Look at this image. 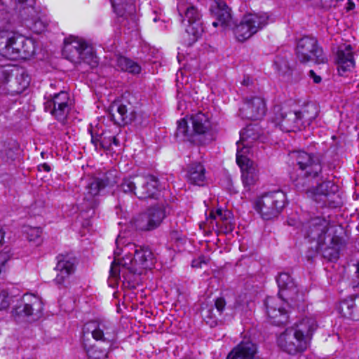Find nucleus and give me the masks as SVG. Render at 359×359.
Segmentation results:
<instances>
[{
	"label": "nucleus",
	"instance_id": "1",
	"mask_svg": "<svg viewBox=\"0 0 359 359\" xmlns=\"http://www.w3.org/2000/svg\"><path fill=\"white\" fill-rule=\"evenodd\" d=\"M295 161L301 173L294 178L291 176V180L295 189L304 193L309 198V192L313 191L314 180L322 172V161L323 154L320 152L309 153L304 151H294Z\"/></svg>",
	"mask_w": 359,
	"mask_h": 359
},
{
	"label": "nucleus",
	"instance_id": "2",
	"mask_svg": "<svg viewBox=\"0 0 359 359\" xmlns=\"http://www.w3.org/2000/svg\"><path fill=\"white\" fill-rule=\"evenodd\" d=\"M192 129L189 130L187 121L182 118L177 121L175 137L180 141H189L195 144L205 145L212 140L210 133L211 123L209 117L202 112L191 115Z\"/></svg>",
	"mask_w": 359,
	"mask_h": 359
},
{
	"label": "nucleus",
	"instance_id": "3",
	"mask_svg": "<svg viewBox=\"0 0 359 359\" xmlns=\"http://www.w3.org/2000/svg\"><path fill=\"white\" fill-rule=\"evenodd\" d=\"M121 241V238L120 236H118L116 241L117 248L114 251V259L111 264L108 284L111 287H116L118 284L119 280H121V273L123 285L129 289H135L137 285L141 282L140 276L142 273V271L130 264L127 266L119 264L121 259L118 257L121 255V252L119 251Z\"/></svg>",
	"mask_w": 359,
	"mask_h": 359
},
{
	"label": "nucleus",
	"instance_id": "4",
	"mask_svg": "<svg viewBox=\"0 0 359 359\" xmlns=\"http://www.w3.org/2000/svg\"><path fill=\"white\" fill-rule=\"evenodd\" d=\"M85 332H90L93 339L102 341L105 347L101 348L100 343L88 345L83 342L84 348L89 359H104L107 357V349L111 346L114 339L109 332L110 328L105 323L96 321L87 323L84 327Z\"/></svg>",
	"mask_w": 359,
	"mask_h": 359
},
{
	"label": "nucleus",
	"instance_id": "5",
	"mask_svg": "<svg viewBox=\"0 0 359 359\" xmlns=\"http://www.w3.org/2000/svg\"><path fill=\"white\" fill-rule=\"evenodd\" d=\"M119 251L121 253H125L124 256L120 258L119 263L123 266L130 264L143 271L144 269H151L154 265V257L148 247L128 243L123 248H119Z\"/></svg>",
	"mask_w": 359,
	"mask_h": 359
},
{
	"label": "nucleus",
	"instance_id": "6",
	"mask_svg": "<svg viewBox=\"0 0 359 359\" xmlns=\"http://www.w3.org/2000/svg\"><path fill=\"white\" fill-rule=\"evenodd\" d=\"M287 201L285 194L280 190L265 193L255 203V209L265 220L278 216L285 208Z\"/></svg>",
	"mask_w": 359,
	"mask_h": 359
},
{
	"label": "nucleus",
	"instance_id": "7",
	"mask_svg": "<svg viewBox=\"0 0 359 359\" xmlns=\"http://www.w3.org/2000/svg\"><path fill=\"white\" fill-rule=\"evenodd\" d=\"M297 57L302 63L313 61L316 64H324L327 58L322 48L318 46L316 39L304 36L300 39L297 46Z\"/></svg>",
	"mask_w": 359,
	"mask_h": 359
},
{
	"label": "nucleus",
	"instance_id": "8",
	"mask_svg": "<svg viewBox=\"0 0 359 359\" xmlns=\"http://www.w3.org/2000/svg\"><path fill=\"white\" fill-rule=\"evenodd\" d=\"M269 17L265 14H248L245 15L238 25H234L230 28L233 29L236 39L240 41H244L257 33L268 22Z\"/></svg>",
	"mask_w": 359,
	"mask_h": 359
},
{
	"label": "nucleus",
	"instance_id": "9",
	"mask_svg": "<svg viewBox=\"0 0 359 359\" xmlns=\"http://www.w3.org/2000/svg\"><path fill=\"white\" fill-rule=\"evenodd\" d=\"M34 2L35 0H15V9L26 27L36 33H41L45 29L46 24L33 6Z\"/></svg>",
	"mask_w": 359,
	"mask_h": 359
},
{
	"label": "nucleus",
	"instance_id": "10",
	"mask_svg": "<svg viewBox=\"0 0 359 359\" xmlns=\"http://www.w3.org/2000/svg\"><path fill=\"white\" fill-rule=\"evenodd\" d=\"M43 302L35 296H24L23 299L12 310V316L16 321L25 317L37 320L42 316Z\"/></svg>",
	"mask_w": 359,
	"mask_h": 359
},
{
	"label": "nucleus",
	"instance_id": "11",
	"mask_svg": "<svg viewBox=\"0 0 359 359\" xmlns=\"http://www.w3.org/2000/svg\"><path fill=\"white\" fill-rule=\"evenodd\" d=\"M184 16L189 23L186 29L188 38L185 39V42L188 46H191L202 36L204 32V27L201 20L202 15L196 7L191 5L186 8Z\"/></svg>",
	"mask_w": 359,
	"mask_h": 359
},
{
	"label": "nucleus",
	"instance_id": "12",
	"mask_svg": "<svg viewBox=\"0 0 359 359\" xmlns=\"http://www.w3.org/2000/svg\"><path fill=\"white\" fill-rule=\"evenodd\" d=\"M276 282L279 288L278 294L280 299L288 304H295L301 301L297 285L288 273H279Z\"/></svg>",
	"mask_w": 359,
	"mask_h": 359
},
{
	"label": "nucleus",
	"instance_id": "13",
	"mask_svg": "<svg viewBox=\"0 0 359 359\" xmlns=\"http://www.w3.org/2000/svg\"><path fill=\"white\" fill-rule=\"evenodd\" d=\"M278 344L283 351L290 355L304 351L309 345L306 339L301 338L292 328H287L279 336Z\"/></svg>",
	"mask_w": 359,
	"mask_h": 359
},
{
	"label": "nucleus",
	"instance_id": "14",
	"mask_svg": "<svg viewBox=\"0 0 359 359\" xmlns=\"http://www.w3.org/2000/svg\"><path fill=\"white\" fill-rule=\"evenodd\" d=\"M327 222L325 219L315 217L309 221L305 228L304 236L309 242H316V246L324 244L332 234L328 233Z\"/></svg>",
	"mask_w": 359,
	"mask_h": 359
},
{
	"label": "nucleus",
	"instance_id": "15",
	"mask_svg": "<svg viewBox=\"0 0 359 359\" xmlns=\"http://www.w3.org/2000/svg\"><path fill=\"white\" fill-rule=\"evenodd\" d=\"M339 191V187L330 180L323 181L313 187V191L309 192V198H312L317 203H322L323 205L337 203L332 198Z\"/></svg>",
	"mask_w": 359,
	"mask_h": 359
},
{
	"label": "nucleus",
	"instance_id": "16",
	"mask_svg": "<svg viewBox=\"0 0 359 359\" xmlns=\"http://www.w3.org/2000/svg\"><path fill=\"white\" fill-rule=\"evenodd\" d=\"M279 299V297H268L265 299L264 305L271 323L276 326H283L288 323L289 316L287 311L280 305Z\"/></svg>",
	"mask_w": 359,
	"mask_h": 359
},
{
	"label": "nucleus",
	"instance_id": "17",
	"mask_svg": "<svg viewBox=\"0 0 359 359\" xmlns=\"http://www.w3.org/2000/svg\"><path fill=\"white\" fill-rule=\"evenodd\" d=\"M57 263L55 268L57 272L54 283L59 287H66L69 284V278L75 270V259L60 255L57 257Z\"/></svg>",
	"mask_w": 359,
	"mask_h": 359
},
{
	"label": "nucleus",
	"instance_id": "18",
	"mask_svg": "<svg viewBox=\"0 0 359 359\" xmlns=\"http://www.w3.org/2000/svg\"><path fill=\"white\" fill-rule=\"evenodd\" d=\"M86 192L83 203L81 204L82 211L91 212L89 217L95 214V209L98 207L99 201L95 198L103 190L97 177L90 180L85 187Z\"/></svg>",
	"mask_w": 359,
	"mask_h": 359
},
{
	"label": "nucleus",
	"instance_id": "19",
	"mask_svg": "<svg viewBox=\"0 0 359 359\" xmlns=\"http://www.w3.org/2000/svg\"><path fill=\"white\" fill-rule=\"evenodd\" d=\"M344 245V240L337 235L328 236L325 243L316 246L323 258L328 262H336L339 258V252Z\"/></svg>",
	"mask_w": 359,
	"mask_h": 359
},
{
	"label": "nucleus",
	"instance_id": "20",
	"mask_svg": "<svg viewBox=\"0 0 359 359\" xmlns=\"http://www.w3.org/2000/svg\"><path fill=\"white\" fill-rule=\"evenodd\" d=\"M266 111L264 100L256 96L246 100L240 109V115L243 118L258 120L265 115Z\"/></svg>",
	"mask_w": 359,
	"mask_h": 359
},
{
	"label": "nucleus",
	"instance_id": "21",
	"mask_svg": "<svg viewBox=\"0 0 359 359\" xmlns=\"http://www.w3.org/2000/svg\"><path fill=\"white\" fill-rule=\"evenodd\" d=\"M274 122L280 126L282 130L288 133L302 129V123L299 121L297 111H283L278 108L276 111Z\"/></svg>",
	"mask_w": 359,
	"mask_h": 359
},
{
	"label": "nucleus",
	"instance_id": "22",
	"mask_svg": "<svg viewBox=\"0 0 359 359\" xmlns=\"http://www.w3.org/2000/svg\"><path fill=\"white\" fill-rule=\"evenodd\" d=\"M257 345L250 339H244L227 355L226 359H262L257 355Z\"/></svg>",
	"mask_w": 359,
	"mask_h": 359
},
{
	"label": "nucleus",
	"instance_id": "23",
	"mask_svg": "<svg viewBox=\"0 0 359 359\" xmlns=\"http://www.w3.org/2000/svg\"><path fill=\"white\" fill-rule=\"evenodd\" d=\"M137 183L138 186L135 196L140 199L154 198L158 191L159 182L154 175L140 176Z\"/></svg>",
	"mask_w": 359,
	"mask_h": 359
},
{
	"label": "nucleus",
	"instance_id": "24",
	"mask_svg": "<svg viewBox=\"0 0 359 359\" xmlns=\"http://www.w3.org/2000/svg\"><path fill=\"white\" fill-rule=\"evenodd\" d=\"M238 150L236 161L242 171V180L245 187L249 190L258 180V172L252 162L243 155L239 154Z\"/></svg>",
	"mask_w": 359,
	"mask_h": 359
},
{
	"label": "nucleus",
	"instance_id": "25",
	"mask_svg": "<svg viewBox=\"0 0 359 359\" xmlns=\"http://www.w3.org/2000/svg\"><path fill=\"white\" fill-rule=\"evenodd\" d=\"M0 55L11 60H20V46L13 32L0 36Z\"/></svg>",
	"mask_w": 359,
	"mask_h": 359
},
{
	"label": "nucleus",
	"instance_id": "26",
	"mask_svg": "<svg viewBox=\"0 0 359 359\" xmlns=\"http://www.w3.org/2000/svg\"><path fill=\"white\" fill-rule=\"evenodd\" d=\"M210 11L222 27H229L234 25L231 14V8L224 0H212Z\"/></svg>",
	"mask_w": 359,
	"mask_h": 359
},
{
	"label": "nucleus",
	"instance_id": "27",
	"mask_svg": "<svg viewBox=\"0 0 359 359\" xmlns=\"http://www.w3.org/2000/svg\"><path fill=\"white\" fill-rule=\"evenodd\" d=\"M85 41L69 37L64 41L62 49L63 56L69 61L75 63H81V51Z\"/></svg>",
	"mask_w": 359,
	"mask_h": 359
},
{
	"label": "nucleus",
	"instance_id": "28",
	"mask_svg": "<svg viewBox=\"0 0 359 359\" xmlns=\"http://www.w3.org/2000/svg\"><path fill=\"white\" fill-rule=\"evenodd\" d=\"M337 70L339 75L343 76L354 66V59L351 45L340 47L337 52Z\"/></svg>",
	"mask_w": 359,
	"mask_h": 359
},
{
	"label": "nucleus",
	"instance_id": "29",
	"mask_svg": "<svg viewBox=\"0 0 359 359\" xmlns=\"http://www.w3.org/2000/svg\"><path fill=\"white\" fill-rule=\"evenodd\" d=\"M125 112H132V104L125 100L114 102L109 107L110 119L119 126L128 125L125 123Z\"/></svg>",
	"mask_w": 359,
	"mask_h": 359
},
{
	"label": "nucleus",
	"instance_id": "30",
	"mask_svg": "<svg viewBox=\"0 0 359 359\" xmlns=\"http://www.w3.org/2000/svg\"><path fill=\"white\" fill-rule=\"evenodd\" d=\"M338 311L344 318L358 320L359 294L341 301L338 306Z\"/></svg>",
	"mask_w": 359,
	"mask_h": 359
},
{
	"label": "nucleus",
	"instance_id": "31",
	"mask_svg": "<svg viewBox=\"0 0 359 359\" xmlns=\"http://www.w3.org/2000/svg\"><path fill=\"white\" fill-rule=\"evenodd\" d=\"M91 142L95 145L97 149L99 144L100 147L104 151H111L114 147L119 146V140L114 135H110L109 133L104 132L100 135L94 134L90 130Z\"/></svg>",
	"mask_w": 359,
	"mask_h": 359
},
{
	"label": "nucleus",
	"instance_id": "32",
	"mask_svg": "<svg viewBox=\"0 0 359 359\" xmlns=\"http://www.w3.org/2000/svg\"><path fill=\"white\" fill-rule=\"evenodd\" d=\"M318 325L315 319L311 318H303L299 323L295 324L294 327L290 328L294 329V331L299 334L303 339L309 344L313 333L317 329Z\"/></svg>",
	"mask_w": 359,
	"mask_h": 359
},
{
	"label": "nucleus",
	"instance_id": "33",
	"mask_svg": "<svg viewBox=\"0 0 359 359\" xmlns=\"http://www.w3.org/2000/svg\"><path fill=\"white\" fill-rule=\"evenodd\" d=\"M188 181L193 184L202 186L205 180V169L200 163H191L187 173Z\"/></svg>",
	"mask_w": 359,
	"mask_h": 359
},
{
	"label": "nucleus",
	"instance_id": "34",
	"mask_svg": "<svg viewBox=\"0 0 359 359\" xmlns=\"http://www.w3.org/2000/svg\"><path fill=\"white\" fill-rule=\"evenodd\" d=\"M44 109L46 112H49L58 121L64 123L67 120L71 107H63V105H59L56 104V102L47 100L44 103Z\"/></svg>",
	"mask_w": 359,
	"mask_h": 359
},
{
	"label": "nucleus",
	"instance_id": "35",
	"mask_svg": "<svg viewBox=\"0 0 359 359\" xmlns=\"http://www.w3.org/2000/svg\"><path fill=\"white\" fill-rule=\"evenodd\" d=\"M36 42L28 38L17 36V46H20V60L31 58L36 51Z\"/></svg>",
	"mask_w": 359,
	"mask_h": 359
},
{
	"label": "nucleus",
	"instance_id": "36",
	"mask_svg": "<svg viewBox=\"0 0 359 359\" xmlns=\"http://www.w3.org/2000/svg\"><path fill=\"white\" fill-rule=\"evenodd\" d=\"M146 212L155 229L161 225L166 217V207L163 204L151 206L146 210Z\"/></svg>",
	"mask_w": 359,
	"mask_h": 359
},
{
	"label": "nucleus",
	"instance_id": "37",
	"mask_svg": "<svg viewBox=\"0 0 359 359\" xmlns=\"http://www.w3.org/2000/svg\"><path fill=\"white\" fill-rule=\"evenodd\" d=\"M116 65L121 71L133 74H137L141 72V67L137 62L122 55L116 56Z\"/></svg>",
	"mask_w": 359,
	"mask_h": 359
},
{
	"label": "nucleus",
	"instance_id": "38",
	"mask_svg": "<svg viewBox=\"0 0 359 359\" xmlns=\"http://www.w3.org/2000/svg\"><path fill=\"white\" fill-rule=\"evenodd\" d=\"M132 223L138 231H149L155 229L146 210L135 217Z\"/></svg>",
	"mask_w": 359,
	"mask_h": 359
},
{
	"label": "nucleus",
	"instance_id": "39",
	"mask_svg": "<svg viewBox=\"0 0 359 359\" xmlns=\"http://www.w3.org/2000/svg\"><path fill=\"white\" fill-rule=\"evenodd\" d=\"M102 189L114 187L119 179V173L116 170H109L96 177Z\"/></svg>",
	"mask_w": 359,
	"mask_h": 359
},
{
	"label": "nucleus",
	"instance_id": "40",
	"mask_svg": "<svg viewBox=\"0 0 359 359\" xmlns=\"http://www.w3.org/2000/svg\"><path fill=\"white\" fill-rule=\"evenodd\" d=\"M297 112L299 121L302 123V128L310 126L311 122L317 116V111L313 105L308 106L306 108Z\"/></svg>",
	"mask_w": 359,
	"mask_h": 359
},
{
	"label": "nucleus",
	"instance_id": "41",
	"mask_svg": "<svg viewBox=\"0 0 359 359\" xmlns=\"http://www.w3.org/2000/svg\"><path fill=\"white\" fill-rule=\"evenodd\" d=\"M114 12L119 17H125L127 13V7L129 12L132 13L133 9L132 0H110Z\"/></svg>",
	"mask_w": 359,
	"mask_h": 359
},
{
	"label": "nucleus",
	"instance_id": "42",
	"mask_svg": "<svg viewBox=\"0 0 359 359\" xmlns=\"http://www.w3.org/2000/svg\"><path fill=\"white\" fill-rule=\"evenodd\" d=\"M82 62L92 67L97 65V59L93 50V48L86 42L81 51V62Z\"/></svg>",
	"mask_w": 359,
	"mask_h": 359
},
{
	"label": "nucleus",
	"instance_id": "43",
	"mask_svg": "<svg viewBox=\"0 0 359 359\" xmlns=\"http://www.w3.org/2000/svg\"><path fill=\"white\" fill-rule=\"evenodd\" d=\"M139 177H133L129 178H124L119 185L120 191L125 194H130L135 196V192L137 191Z\"/></svg>",
	"mask_w": 359,
	"mask_h": 359
},
{
	"label": "nucleus",
	"instance_id": "44",
	"mask_svg": "<svg viewBox=\"0 0 359 359\" xmlns=\"http://www.w3.org/2000/svg\"><path fill=\"white\" fill-rule=\"evenodd\" d=\"M273 64L278 73L284 77H286L292 67L290 65L286 56L283 55L276 56Z\"/></svg>",
	"mask_w": 359,
	"mask_h": 359
},
{
	"label": "nucleus",
	"instance_id": "45",
	"mask_svg": "<svg viewBox=\"0 0 359 359\" xmlns=\"http://www.w3.org/2000/svg\"><path fill=\"white\" fill-rule=\"evenodd\" d=\"M240 141L242 142L244 147H248V144L258 138V134L254 133V128L252 126H248L243 129L240 133Z\"/></svg>",
	"mask_w": 359,
	"mask_h": 359
},
{
	"label": "nucleus",
	"instance_id": "46",
	"mask_svg": "<svg viewBox=\"0 0 359 359\" xmlns=\"http://www.w3.org/2000/svg\"><path fill=\"white\" fill-rule=\"evenodd\" d=\"M48 101L56 102V104L63 105V107H70L69 104V95L65 91H60L59 93L55 94L50 99L48 100Z\"/></svg>",
	"mask_w": 359,
	"mask_h": 359
},
{
	"label": "nucleus",
	"instance_id": "47",
	"mask_svg": "<svg viewBox=\"0 0 359 359\" xmlns=\"http://www.w3.org/2000/svg\"><path fill=\"white\" fill-rule=\"evenodd\" d=\"M231 212L228 210H223L222 208H218L215 212L211 211L210 217L212 219L218 218L219 223L224 220H226L229 217H231Z\"/></svg>",
	"mask_w": 359,
	"mask_h": 359
},
{
	"label": "nucleus",
	"instance_id": "48",
	"mask_svg": "<svg viewBox=\"0 0 359 359\" xmlns=\"http://www.w3.org/2000/svg\"><path fill=\"white\" fill-rule=\"evenodd\" d=\"M217 225L220 227L221 231L225 234L232 232L234 229V224L231 222V217L224 220L219 223L217 222Z\"/></svg>",
	"mask_w": 359,
	"mask_h": 359
},
{
	"label": "nucleus",
	"instance_id": "49",
	"mask_svg": "<svg viewBox=\"0 0 359 359\" xmlns=\"http://www.w3.org/2000/svg\"><path fill=\"white\" fill-rule=\"evenodd\" d=\"M13 76V70L0 67V86L7 84Z\"/></svg>",
	"mask_w": 359,
	"mask_h": 359
},
{
	"label": "nucleus",
	"instance_id": "50",
	"mask_svg": "<svg viewBox=\"0 0 359 359\" xmlns=\"http://www.w3.org/2000/svg\"><path fill=\"white\" fill-rule=\"evenodd\" d=\"M285 78L291 83H297L302 78V72L300 70L292 67Z\"/></svg>",
	"mask_w": 359,
	"mask_h": 359
},
{
	"label": "nucleus",
	"instance_id": "51",
	"mask_svg": "<svg viewBox=\"0 0 359 359\" xmlns=\"http://www.w3.org/2000/svg\"><path fill=\"white\" fill-rule=\"evenodd\" d=\"M42 229L40 227H29L27 230V239L30 241H35L41 237Z\"/></svg>",
	"mask_w": 359,
	"mask_h": 359
},
{
	"label": "nucleus",
	"instance_id": "52",
	"mask_svg": "<svg viewBox=\"0 0 359 359\" xmlns=\"http://www.w3.org/2000/svg\"><path fill=\"white\" fill-rule=\"evenodd\" d=\"M12 297L8 296L7 292L3 290L0 292V310H4L8 308L11 304Z\"/></svg>",
	"mask_w": 359,
	"mask_h": 359
},
{
	"label": "nucleus",
	"instance_id": "53",
	"mask_svg": "<svg viewBox=\"0 0 359 359\" xmlns=\"http://www.w3.org/2000/svg\"><path fill=\"white\" fill-rule=\"evenodd\" d=\"M15 81L19 83L20 90H22L28 86L29 78L28 75H25L24 74H20V75L16 74Z\"/></svg>",
	"mask_w": 359,
	"mask_h": 359
},
{
	"label": "nucleus",
	"instance_id": "54",
	"mask_svg": "<svg viewBox=\"0 0 359 359\" xmlns=\"http://www.w3.org/2000/svg\"><path fill=\"white\" fill-rule=\"evenodd\" d=\"M212 310L208 309L203 311V318L206 323L210 324V327H214L217 325V319L212 316Z\"/></svg>",
	"mask_w": 359,
	"mask_h": 359
},
{
	"label": "nucleus",
	"instance_id": "55",
	"mask_svg": "<svg viewBox=\"0 0 359 359\" xmlns=\"http://www.w3.org/2000/svg\"><path fill=\"white\" fill-rule=\"evenodd\" d=\"M226 306V301L224 297H218L215 301V306L219 314H222Z\"/></svg>",
	"mask_w": 359,
	"mask_h": 359
},
{
	"label": "nucleus",
	"instance_id": "56",
	"mask_svg": "<svg viewBox=\"0 0 359 359\" xmlns=\"http://www.w3.org/2000/svg\"><path fill=\"white\" fill-rule=\"evenodd\" d=\"M136 110L134 106L132 104V112H125V123H128V124L131 123L133 121H135L136 118Z\"/></svg>",
	"mask_w": 359,
	"mask_h": 359
},
{
	"label": "nucleus",
	"instance_id": "57",
	"mask_svg": "<svg viewBox=\"0 0 359 359\" xmlns=\"http://www.w3.org/2000/svg\"><path fill=\"white\" fill-rule=\"evenodd\" d=\"M338 0H320L321 6L323 8L329 9L332 6H335V4Z\"/></svg>",
	"mask_w": 359,
	"mask_h": 359
},
{
	"label": "nucleus",
	"instance_id": "58",
	"mask_svg": "<svg viewBox=\"0 0 359 359\" xmlns=\"http://www.w3.org/2000/svg\"><path fill=\"white\" fill-rule=\"evenodd\" d=\"M356 271L355 273V278L353 279V287H358L359 286V262L356 264Z\"/></svg>",
	"mask_w": 359,
	"mask_h": 359
},
{
	"label": "nucleus",
	"instance_id": "59",
	"mask_svg": "<svg viewBox=\"0 0 359 359\" xmlns=\"http://www.w3.org/2000/svg\"><path fill=\"white\" fill-rule=\"evenodd\" d=\"M253 83V81L250 76H245L243 81H241V84L244 86H250Z\"/></svg>",
	"mask_w": 359,
	"mask_h": 359
},
{
	"label": "nucleus",
	"instance_id": "60",
	"mask_svg": "<svg viewBox=\"0 0 359 359\" xmlns=\"http://www.w3.org/2000/svg\"><path fill=\"white\" fill-rule=\"evenodd\" d=\"M205 263L204 257H200L198 259H194L192 261V267H201V264Z\"/></svg>",
	"mask_w": 359,
	"mask_h": 359
},
{
	"label": "nucleus",
	"instance_id": "61",
	"mask_svg": "<svg viewBox=\"0 0 359 359\" xmlns=\"http://www.w3.org/2000/svg\"><path fill=\"white\" fill-rule=\"evenodd\" d=\"M309 75L313 79L315 83H319L321 81V77L316 74L313 70L309 71Z\"/></svg>",
	"mask_w": 359,
	"mask_h": 359
},
{
	"label": "nucleus",
	"instance_id": "62",
	"mask_svg": "<svg viewBox=\"0 0 359 359\" xmlns=\"http://www.w3.org/2000/svg\"><path fill=\"white\" fill-rule=\"evenodd\" d=\"M317 252H319V250H317L316 249V251H312V252L308 251L307 254L306 255L307 260L312 262L313 258L315 257V255H316Z\"/></svg>",
	"mask_w": 359,
	"mask_h": 359
},
{
	"label": "nucleus",
	"instance_id": "63",
	"mask_svg": "<svg viewBox=\"0 0 359 359\" xmlns=\"http://www.w3.org/2000/svg\"><path fill=\"white\" fill-rule=\"evenodd\" d=\"M43 170L46 172H49L50 170V166L47 163H43L39 165V170Z\"/></svg>",
	"mask_w": 359,
	"mask_h": 359
},
{
	"label": "nucleus",
	"instance_id": "64",
	"mask_svg": "<svg viewBox=\"0 0 359 359\" xmlns=\"http://www.w3.org/2000/svg\"><path fill=\"white\" fill-rule=\"evenodd\" d=\"M2 256H0V271H1L2 268L4 267L5 264L8 262V259L5 257L1 259Z\"/></svg>",
	"mask_w": 359,
	"mask_h": 359
}]
</instances>
